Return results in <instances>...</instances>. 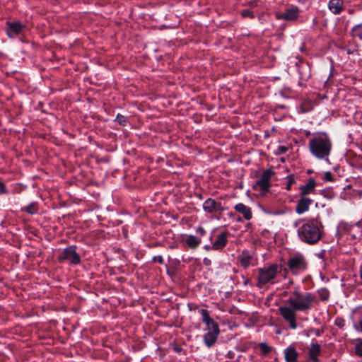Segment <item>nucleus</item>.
Here are the masks:
<instances>
[{"mask_svg": "<svg viewBox=\"0 0 362 362\" xmlns=\"http://www.w3.org/2000/svg\"><path fill=\"white\" fill-rule=\"evenodd\" d=\"M315 302V296L310 292L303 293L299 288L291 292L288 298L286 300L287 305L279 308V314L284 320L288 322L291 329L297 328L296 313H307L310 311Z\"/></svg>", "mask_w": 362, "mask_h": 362, "instance_id": "1", "label": "nucleus"}, {"mask_svg": "<svg viewBox=\"0 0 362 362\" xmlns=\"http://www.w3.org/2000/svg\"><path fill=\"white\" fill-rule=\"evenodd\" d=\"M313 135L308 143L310 153L317 159L328 160L332 146L330 138L325 132Z\"/></svg>", "mask_w": 362, "mask_h": 362, "instance_id": "2", "label": "nucleus"}, {"mask_svg": "<svg viewBox=\"0 0 362 362\" xmlns=\"http://www.w3.org/2000/svg\"><path fill=\"white\" fill-rule=\"evenodd\" d=\"M323 226L316 218H311L298 229V235L304 243L309 245L317 243L322 237Z\"/></svg>", "mask_w": 362, "mask_h": 362, "instance_id": "3", "label": "nucleus"}, {"mask_svg": "<svg viewBox=\"0 0 362 362\" xmlns=\"http://www.w3.org/2000/svg\"><path fill=\"white\" fill-rule=\"evenodd\" d=\"M202 320L206 325L207 331L204 335V342L207 347H211L217 341L220 333L218 324L215 322L209 315L206 309H201Z\"/></svg>", "mask_w": 362, "mask_h": 362, "instance_id": "4", "label": "nucleus"}, {"mask_svg": "<svg viewBox=\"0 0 362 362\" xmlns=\"http://www.w3.org/2000/svg\"><path fill=\"white\" fill-rule=\"evenodd\" d=\"M278 272L279 265L277 264H272L268 267L259 268L256 286L259 288H262L269 283L274 284L273 281L276 277Z\"/></svg>", "mask_w": 362, "mask_h": 362, "instance_id": "5", "label": "nucleus"}, {"mask_svg": "<svg viewBox=\"0 0 362 362\" xmlns=\"http://www.w3.org/2000/svg\"><path fill=\"white\" fill-rule=\"evenodd\" d=\"M287 267L293 275H298L308 269V262L301 254L291 256L287 261Z\"/></svg>", "mask_w": 362, "mask_h": 362, "instance_id": "6", "label": "nucleus"}, {"mask_svg": "<svg viewBox=\"0 0 362 362\" xmlns=\"http://www.w3.org/2000/svg\"><path fill=\"white\" fill-rule=\"evenodd\" d=\"M76 249V245H70L64 248L57 257L59 262L62 263L67 261L72 264H78L81 262V257Z\"/></svg>", "mask_w": 362, "mask_h": 362, "instance_id": "7", "label": "nucleus"}, {"mask_svg": "<svg viewBox=\"0 0 362 362\" xmlns=\"http://www.w3.org/2000/svg\"><path fill=\"white\" fill-rule=\"evenodd\" d=\"M275 173L272 169H267L263 171L259 180L256 181L254 186L255 189H259L262 192H267L271 187V179Z\"/></svg>", "mask_w": 362, "mask_h": 362, "instance_id": "8", "label": "nucleus"}, {"mask_svg": "<svg viewBox=\"0 0 362 362\" xmlns=\"http://www.w3.org/2000/svg\"><path fill=\"white\" fill-rule=\"evenodd\" d=\"M299 13V8L296 6H291L286 8L284 12L277 13L276 18L281 20L294 21L298 18Z\"/></svg>", "mask_w": 362, "mask_h": 362, "instance_id": "9", "label": "nucleus"}, {"mask_svg": "<svg viewBox=\"0 0 362 362\" xmlns=\"http://www.w3.org/2000/svg\"><path fill=\"white\" fill-rule=\"evenodd\" d=\"M203 209L209 214H216L223 211V207L220 202L212 198H208L203 204Z\"/></svg>", "mask_w": 362, "mask_h": 362, "instance_id": "10", "label": "nucleus"}, {"mask_svg": "<svg viewBox=\"0 0 362 362\" xmlns=\"http://www.w3.org/2000/svg\"><path fill=\"white\" fill-rule=\"evenodd\" d=\"M7 30L6 33L8 36L11 38L14 37L22 32L23 29L25 28L21 22H6Z\"/></svg>", "mask_w": 362, "mask_h": 362, "instance_id": "11", "label": "nucleus"}, {"mask_svg": "<svg viewBox=\"0 0 362 362\" xmlns=\"http://www.w3.org/2000/svg\"><path fill=\"white\" fill-rule=\"evenodd\" d=\"M316 186V181L313 178H310L305 185L300 186V197H308V194H314Z\"/></svg>", "mask_w": 362, "mask_h": 362, "instance_id": "12", "label": "nucleus"}, {"mask_svg": "<svg viewBox=\"0 0 362 362\" xmlns=\"http://www.w3.org/2000/svg\"><path fill=\"white\" fill-rule=\"evenodd\" d=\"M313 202V200L309 197H300V199L298 200L296 206V212L298 214H302L308 211Z\"/></svg>", "mask_w": 362, "mask_h": 362, "instance_id": "13", "label": "nucleus"}, {"mask_svg": "<svg viewBox=\"0 0 362 362\" xmlns=\"http://www.w3.org/2000/svg\"><path fill=\"white\" fill-rule=\"evenodd\" d=\"M321 346L319 344L312 342L308 349V358L312 362H319L318 356L321 354Z\"/></svg>", "mask_w": 362, "mask_h": 362, "instance_id": "14", "label": "nucleus"}, {"mask_svg": "<svg viewBox=\"0 0 362 362\" xmlns=\"http://www.w3.org/2000/svg\"><path fill=\"white\" fill-rule=\"evenodd\" d=\"M228 232H223L217 235L211 248L214 250H221L225 247L228 243Z\"/></svg>", "mask_w": 362, "mask_h": 362, "instance_id": "15", "label": "nucleus"}, {"mask_svg": "<svg viewBox=\"0 0 362 362\" xmlns=\"http://www.w3.org/2000/svg\"><path fill=\"white\" fill-rule=\"evenodd\" d=\"M234 209L236 211L243 214L245 220L249 221L252 218V213L251 209L244 204L239 203L235 206Z\"/></svg>", "mask_w": 362, "mask_h": 362, "instance_id": "16", "label": "nucleus"}, {"mask_svg": "<svg viewBox=\"0 0 362 362\" xmlns=\"http://www.w3.org/2000/svg\"><path fill=\"white\" fill-rule=\"evenodd\" d=\"M328 8L334 14H339L344 10V1L342 0H330Z\"/></svg>", "mask_w": 362, "mask_h": 362, "instance_id": "17", "label": "nucleus"}, {"mask_svg": "<svg viewBox=\"0 0 362 362\" xmlns=\"http://www.w3.org/2000/svg\"><path fill=\"white\" fill-rule=\"evenodd\" d=\"M252 256L250 254L247 250H243L238 257V261L240 265L246 269L251 264Z\"/></svg>", "mask_w": 362, "mask_h": 362, "instance_id": "18", "label": "nucleus"}, {"mask_svg": "<svg viewBox=\"0 0 362 362\" xmlns=\"http://www.w3.org/2000/svg\"><path fill=\"white\" fill-rule=\"evenodd\" d=\"M284 356L286 362H296L298 356V353L294 347L290 346L285 349Z\"/></svg>", "mask_w": 362, "mask_h": 362, "instance_id": "19", "label": "nucleus"}, {"mask_svg": "<svg viewBox=\"0 0 362 362\" xmlns=\"http://www.w3.org/2000/svg\"><path fill=\"white\" fill-rule=\"evenodd\" d=\"M185 242L189 248L194 250L200 245L202 241L200 238L192 235H189L185 238Z\"/></svg>", "mask_w": 362, "mask_h": 362, "instance_id": "20", "label": "nucleus"}, {"mask_svg": "<svg viewBox=\"0 0 362 362\" xmlns=\"http://www.w3.org/2000/svg\"><path fill=\"white\" fill-rule=\"evenodd\" d=\"M351 34L354 37L362 40V23L354 25L351 30Z\"/></svg>", "mask_w": 362, "mask_h": 362, "instance_id": "21", "label": "nucleus"}, {"mask_svg": "<svg viewBox=\"0 0 362 362\" xmlns=\"http://www.w3.org/2000/svg\"><path fill=\"white\" fill-rule=\"evenodd\" d=\"M21 211L29 214H35L38 211L37 204L36 202H32L27 206L22 208Z\"/></svg>", "mask_w": 362, "mask_h": 362, "instance_id": "22", "label": "nucleus"}, {"mask_svg": "<svg viewBox=\"0 0 362 362\" xmlns=\"http://www.w3.org/2000/svg\"><path fill=\"white\" fill-rule=\"evenodd\" d=\"M258 346L261 351V354L264 356L269 354L272 351V347H270L266 342H261Z\"/></svg>", "mask_w": 362, "mask_h": 362, "instance_id": "23", "label": "nucleus"}, {"mask_svg": "<svg viewBox=\"0 0 362 362\" xmlns=\"http://www.w3.org/2000/svg\"><path fill=\"white\" fill-rule=\"evenodd\" d=\"M317 293H318V296H319L320 300L322 301L327 300L329 298V292L325 288H322L320 289L317 291Z\"/></svg>", "mask_w": 362, "mask_h": 362, "instance_id": "24", "label": "nucleus"}, {"mask_svg": "<svg viewBox=\"0 0 362 362\" xmlns=\"http://www.w3.org/2000/svg\"><path fill=\"white\" fill-rule=\"evenodd\" d=\"M354 226L352 225H349L347 223H341L339 226V229L341 231H343L347 234H350L351 230Z\"/></svg>", "mask_w": 362, "mask_h": 362, "instance_id": "25", "label": "nucleus"}, {"mask_svg": "<svg viewBox=\"0 0 362 362\" xmlns=\"http://www.w3.org/2000/svg\"><path fill=\"white\" fill-rule=\"evenodd\" d=\"M286 182H287V184H286V189L289 191L291 189V186L296 183V179H295V177L293 175H289L288 176H287L286 177Z\"/></svg>", "mask_w": 362, "mask_h": 362, "instance_id": "26", "label": "nucleus"}, {"mask_svg": "<svg viewBox=\"0 0 362 362\" xmlns=\"http://www.w3.org/2000/svg\"><path fill=\"white\" fill-rule=\"evenodd\" d=\"M356 354L362 357V339H357L356 344Z\"/></svg>", "mask_w": 362, "mask_h": 362, "instance_id": "27", "label": "nucleus"}, {"mask_svg": "<svg viewBox=\"0 0 362 362\" xmlns=\"http://www.w3.org/2000/svg\"><path fill=\"white\" fill-rule=\"evenodd\" d=\"M241 16L243 18H254V12L250 9H244L241 11Z\"/></svg>", "mask_w": 362, "mask_h": 362, "instance_id": "28", "label": "nucleus"}, {"mask_svg": "<svg viewBox=\"0 0 362 362\" xmlns=\"http://www.w3.org/2000/svg\"><path fill=\"white\" fill-rule=\"evenodd\" d=\"M115 121L117 122L119 124L125 126L127 123V118L124 115L118 114L116 117Z\"/></svg>", "mask_w": 362, "mask_h": 362, "instance_id": "29", "label": "nucleus"}, {"mask_svg": "<svg viewBox=\"0 0 362 362\" xmlns=\"http://www.w3.org/2000/svg\"><path fill=\"white\" fill-rule=\"evenodd\" d=\"M345 325V322H344V320H343L342 318H337L335 320V325H337V327H340V328H342Z\"/></svg>", "mask_w": 362, "mask_h": 362, "instance_id": "30", "label": "nucleus"}, {"mask_svg": "<svg viewBox=\"0 0 362 362\" xmlns=\"http://www.w3.org/2000/svg\"><path fill=\"white\" fill-rule=\"evenodd\" d=\"M325 180L329 182H332L334 180V177L331 172L328 171L325 173Z\"/></svg>", "mask_w": 362, "mask_h": 362, "instance_id": "31", "label": "nucleus"}, {"mask_svg": "<svg viewBox=\"0 0 362 362\" xmlns=\"http://www.w3.org/2000/svg\"><path fill=\"white\" fill-rule=\"evenodd\" d=\"M152 261L153 262H158L160 264H163L164 263V259L163 257L160 255L153 257Z\"/></svg>", "mask_w": 362, "mask_h": 362, "instance_id": "32", "label": "nucleus"}, {"mask_svg": "<svg viewBox=\"0 0 362 362\" xmlns=\"http://www.w3.org/2000/svg\"><path fill=\"white\" fill-rule=\"evenodd\" d=\"M197 233H199L201 236H204L205 234H206V230H204V228L199 226L198 227V228L197 229Z\"/></svg>", "mask_w": 362, "mask_h": 362, "instance_id": "33", "label": "nucleus"}, {"mask_svg": "<svg viewBox=\"0 0 362 362\" xmlns=\"http://www.w3.org/2000/svg\"><path fill=\"white\" fill-rule=\"evenodd\" d=\"M278 151L280 153H285L288 151V148L284 146H280L278 148Z\"/></svg>", "mask_w": 362, "mask_h": 362, "instance_id": "34", "label": "nucleus"}, {"mask_svg": "<svg viewBox=\"0 0 362 362\" xmlns=\"http://www.w3.org/2000/svg\"><path fill=\"white\" fill-rule=\"evenodd\" d=\"M0 192L3 194H6L7 192L6 186L2 182H0Z\"/></svg>", "mask_w": 362, "mask_h": 362, "instance_id": "35", "label": "nucleus"}, {"mask_svg": "<svg viewBox=\"0 0 362 362\" xmlns=\"http://www.w3.org/2000/svg\"><path fill=\"white\" fill-rule=\"evenodd\" d=\"M226 356H227V358H230V359H231V358H234V356H235V354H234V352H233V351H229L227 353Z\"/></svg>", "mask_w": 362, "mask_h": 362, "instance_id": "36", "label": "nucleus"}, {"mask_svg": "<svg viewBox=\"0 0 362 362\" xmlns=\"http://www.w3.org/2000/svg\"><path fill=\"white\" fill-rule=\"evenodd\" d=\"M359 277L361 280L360 284L362 286V267H359Z\"/></svg>", "mask_w": 362, "mask_h": 362, "instance_id": "37", "label": "nucleus"}, {"mask_svg": "<svg viewBox=\"0 0 362 362\" xmlns=\"http://www.w3.org/2000/svg\"><path fill=\"white\" fill-rule=\"evenodd\" d=\"M204 264L205 265H209L211 264V261L209 259L205 258L204 259Z\"/></svg>", "mask_w": 362, "mask_h": 362, "instance_id": "38", "label": "nucleus"}, {"mask_svg": "<svg viewBox=\"0 0 362 362\" xmlns=\"http://www.w3.org/2000/svg\"><path fill=\"white\" fill-rule=\"evenodd\" d=\"M288 272H290V271H289L288 267L284 269V272L285 274V277L286 276V274L288 273Z\"/></svg>", "mask_w": 362, "mask_h": 362, "instance_id": "39", "label": "nucleus"}, {"mask_svg": "<svg viewBox=\"0 0 362 362\" xmlns=\"http://www.w3.org/2000/svg\"><path fill=\"white\" fill-rule=\"evenodd\" d=\"M204 249L207 251H209L210 250H212L211 246L209 245H205Z\"/></svg>", "mask_w": 362, "mask_h": 362, "instance_id": "40", "label": "nucleus"}, {"mask_svg": "<svg viewBox=\"0 0 362 362\" xmlns=\"http://www.w3.org/2000/svg\"><path fill=\"white\" fill-rule=\"evenodd\" d=\"M293 284V281L292 279L289 280L288 282V286H290L291 285Z\"/></svg>", "mask_w": 362, "mask_h": 362, "instance_id": "41", "label": "nucleus"}, {"mask_svg": "<svg viewBox=\"0 0 362 362\" xmlns=\"http://www.w3.org/2000/svg\"><path fill=\"white\" fill-rule=\"evenodd\" d=\"M360 330L362 332V319L359 321Z\"/></svg>", "mask_w": 362, "mask_h": 362, "instance_id": "42", "label": "nucleus"}, {"mask_svg": "<svg viewBox=\"0 0 362 362\" xmlns=\"http://www.w3.org/2000/svg\"><path fill=\"white\" fill-rule=\"evenodd\" d=\"M300 221H296V222L293 223V226H294L295 227H298V225H299V222H300Z\"/></svg>", "mask_w": 362, "mask_h": 362, "instance_id": "43", "label": "nucleus"}, {"mask_svg": "<svg viewBox=\"0 0 362 362\" xmlns=\"http://www.w3.org/2000/svg\"><path fill=\"white\" fill-rule=\"evenodd\" d=\"M175 350L177 351V352H180L181 351V348L180 347H175Z\"/></svg>", "mask_w": 362, "mask_h": 362, "instance_id": "44", "label": "nucleus"}, {"mask_svg": "<svg viewBox=\"0 0 362 362\" xmlns=\"http://www.w3.org/2000/svg\"><path fill=\"white\" fill-rule=\"evenodd\" d=\"M351 238H352L353 239L356 238V235H351Z\"/></svg>", "mask_w": 362, "mask_h": 362, "instance_id": "45", "label": "nucleus"}, {"mask_svg": "<svg viewBox=\"0 0 362 362\" xmlns=\"http://www.w3.org/2000/svg\"><path fill=\"white\" fill-rule=\"evenodd\" d=\"M240 220H241V218H240V217H239V218H238V221H240Z\"/></svg>", "mask_w": 362, "mask_h": 362, "instance_id": "46", "label": "nucleus"}, {"mask_svg": "<svg viewBox=\"0 0 362 362\" xmlns=\"http://www.w3.org/2000/svg\"><path fill=\"white\" fill-rule=\"evenodd\" d=\"M286 293H287V292H286H286H284V296H286Z\"/></svg>", "mask_w": 362, "mask_h": 362, "instance_id": "47", "label": "nucleus"}, {"mask_svg": "<svg viewBox=\"0 0 362 362\" xmlns=\"http://www.w3.org/2000/svg\"><path fill=\"white\" fill-rule=\"evenodd\" d=\"M360 267H362V264L360 266Z\"/></svg>", "mask_w": 362, "mask_h": 362, "instance_id": "48", "label": "nucleus"}]
</instances>
